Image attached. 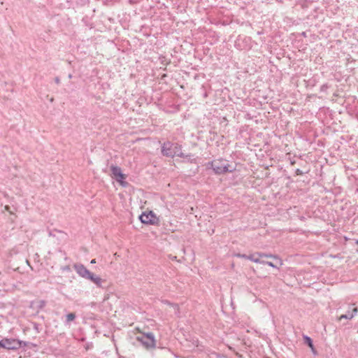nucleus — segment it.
I'll return each instance as SVG.
<instances>
[{
    "mask_svg": "<svg viewBox=\"0 0 358 358\" xmlns=\"http://www.w3.org/2000/svg\"><path fill=\"white\" fill-rule=\"evenodd\" d=\"M220 358H225V357H220Z\"/></svg>",
    "mask_w": 358,
    "mask_h": 358,
    "instance_id": "412c9836",
    "label": "nucleus"
},
{
    "mask_svg": "<svg viewBox=\"0 0 358 358\" xmlns=\"http://www.w3.org/2000/svg\"><path fill=\"white\" fill-rule=\"evenodd\" d=\"M304 341H305V343L312 349V350L313 351L314 350V346H313V341L311 340V338L307 336H304Z\"/></svg>",
    "mask_w": 358,
    "mask_h": 358,
    "instance_id": "9b49d317",
    "label": "nucleus"
},
{
    "mask_svg": "<svg viewBox=\"0 0 358 358\" xmlns=\"http://www.w3.org/2000/svg\"><path fill=\"white\" fill-rule=\"evenodd\" d=\"M357 312H358L357 308L355 307V308H352V312L348 311L346 314L341 315L338 317V320L341 321L343 319L351 320V319H352L355 317V315H356Z\"/></svg>",
    "mask_w": 358,
    "mask_h": 358,
    "instance_id": "6e6552de",
    "label": "nucleus"
},
{
    "mask_svg": "<svg viewBox=\"0 0 358 358\" xmlns=\"http://www.w3.org/2000/svg\"><path fill=\"white\" fill-rule=\"evenodd\" d=\"M136 340L139 341L147 350H152L156 347V340L153 333L149 332L143 334L136 337Z\"/></svg>",
    "mask_w": 358,
    "mask_h": 358,
    "instance_id": "20e7f679",
    "label": "nucleus"
},
{
    "mask_svg": "<svg viewBox=\"0 0 358 358\" xmlns=\"http://www.w3.org/2000/svg\"><path fill=\"white\" fill-rule=\"evenodd\" d=\"M213 356L215 357H218L217 355V354H213Z\"/></svg>",
    "mask_w": 358,
    "mask_h": 358,
    "instance_id": "a211bd4d",
    "label": "nucleus"
},
{
    "mask_svg": "<svg viewBox=\"0 0 358 358\" xmlns=\"http://www.w3.org/2000/svg\"><path fill=\"white\" fill-rule=\"evenodd\" d=\"M91 264H95L96 263V259H93L91 260Z\"/></svg>",
    "mask_w": 358,
    "mask_h": 358,
    "instance_id": "f3484780",
    "label": "nucleus"
},
{
    "mask_svg": "<svg viewBox=\"0 0 358 358\" xmlns=\"http://www.w3.org/2000/svg\"><path fill=\"white\" fill-rule=\"evenodd\" d=\"M356 243L358 245V240L357 241Z\"/></svg>",
    "mask_w": 358,
    "mask_h": 358,
    "instance_id": "aec40b11",
    "label": "nucleus"
},
{
    "mask_svg": "<svg viewBox=\"0 0 358 358\" xmlns=\"http://www.w3.org/2000/svg\"><path fill=\"white\" fill-rule=\"evenodd\" d=\"M110 170L115 180L120 182L122 186L126 187L127 182L123 181L126 178V175L122 173L121 169L119 166L112 165Z\"/></svg>",
    "mask_w": 358,
    "mask_h": 358,
    "instance_id": "0eeeda50",
    "label": "nucleus"
},
{
    "mask_svg": "<svg viewBox=\"0 0 358 358\" xmlns=\"http://www.w3.org/2000/svg\"><path fill=\"white\" fill-rule=\"evenodd\" d=\"M162 153L164 156L168 157H184L185 155L182 152L180 145L178 143L167 141L162 146Z\"/></svg>",
    "mask_w": 358,
    "mask_h": 358,
    "instance_id": "f03ea898",
    "label": "nucleus"
},
{
    "mask_svg": "<svg viewBox=\"0 0 358 358\" xmlns=\"http://www.w3.org/2000/svg\"><path fill=\"white\" fill-rule=\"evenodd\" d=\"M210 165L213 170L217 174H221L226 172H232L233 169H231L228 162L225 159H219L213 161L208 164V166Z\"/></svg>",
    "mask_w": 358,
    "mask_h": 358,
    "instance_id": "7ed1b4c3",
    "label": "nucleus"
},
{
    "mask_svg": "<svg viewBox=\"0 0 358 358\" xmlns=\"http://www.w3.org/2000/svg\"><path fill=\"white\" fill-rule=\"evenodd\" d=\"M55 83H56L57 84H59V83H60V80H59V78L58 77H56V78H55Z\"/></svg>",
    "mask_w": 358,
    "mask_h": 358,
    "instance_id": "dca6fc26",
    "label": "nucleus"
},
{
    "mask_svg": "<svg viewBox=\"0 0 358 358\" xmlns=\"http://www.w3.org/2000/svg\"><path fill=\"white\" fill-rule=\"evenodd\" d=\"M169 258L171 259V260H176L177 257L176 256H173L171 255H169Z\"/></svg>",
    "mask_w": 358,
    "mask_h": 358,
    "instance_id": "2eb2a0df",
    "label": "nucleus"
},
{
    "mask_svg": "<svg viewBox=\"0 0 358 358\" xmlns=\"http://www.w3.org/2000/svg\"><path fill=\"white\" fill-rule=\"evenodd\" d=\"M234 255L238 257L250 259V261L254 262H259V259L257 257V252L254 253L252 255H247L240 254V253L235 254Z\"/></svg>",
    "mask_w": 358,
    "mask_h": 358,
    "instance_id": "1a4fd4ad",
    "label": "nucleus"
},
{
    "mask_svg": "<svg viewBox=\"0 0 358 358\" xmlns=\"http://www.w3.org/2000/svg\"><path fill=\"white\" fill-rule=\"evenodd\" d=\"M22 341L13 338H3L0 341V348L7 350H17L21 348Z\"/></svg>",
    "mask_w": 358,
    "mask_h": 358,
    "instance_id": "39448f33",
    "label": "nucleus"
},
{
    "mask_svg": "<svg viewBox=\"0 0 358 358\" xmlns=\"http://www.w3.org/2000/svg\"><path fill=\"white\" fill-rule=\"evenodd\" d=\"M73 267L80 277L90 280L98 287H101V283L103 282L102 279L90 272L84 265L81 264H75Z\"/></svg>",
    "mask_w": 358,
    "mask_h": 358,
    "instance_id": "f257e3e1",
    "label": "nucleus"
},
{
    "mask_svg": "<svg viewBox=\"0 0 358 358\" xmlns=\"http://www.w3.org/2000/svg\"><path fill=\"white\" fill-rule=\"evenodd\" d=\"M141 222L145 224H158L159 220L152 211L144 212L140 216Z\"/></svg>",
    "mask_w": 358,
    "mask_h": 358,
    "instance_id": "423d86ee",
    "label": "nucleus"
},
{
    "mask_svg": "<svg viewBox=\"0 0 358 358\" xmlns=\"http://www.w3.org/2000/svg\"><path fill=\"white\" fill-rule=\"evenodd\" d=\"M266 262H267V261L261 260V259H259V262H258L257 263H259V264H266Z\"/></svg>",
    "mask_w": 358,
    "mask_h": 358,
    "instance_id": "4468645a",
    "label": "nucleus"
},
{
    "mask_svg": "<svg viewBox=\"0 0 358 358\" xmlns=\"http://www.w3.org/2000/svg\"><path fill=\"white\" fill-rule=\"evenodd\" d=\"M257 257L259 259L260 257H268V258H273L275 259H278L280 266H282L283 264L282 261L278 258L277 255H273L271 254H267L264 252H257Z\"/></svg>",
    "mask_w": 358,
    "mask_h": 358,
    "instance_id": "9d476101",
    "label": "nucleus"
},
{
    "mask_svg": "<svg viewBox=\"0 0 358 358\" xmlns=\"http://www.w3.org/2000/svg\"><path fill=\"white\" fill-rule=\"evenodd\" d=\"M68 77H69V78H72V75L69 74Z\"/></svg>",
    "mask_w": 358,
    "mask_h": 358,
    "instance_id": "6ab92c4d",
    "label": "nucleus"
},
{
    "mask_svg": "<svg viewBox=\"0 0 358 358\" xmlns=\"http://www.w3.org/2000/svg\"><path fill=\"white\" fill-rule=\"evenodd\" d=\"M266 265L271 266L273 268H278L277 266L271 262H266Z\"/></svg>",
    "mask_w": 358,
    "mask_h": 358,
    "instance_id": "ddd939ff",
    "label": "nucleus"
},
{
    "mask_svg": "<svg viewBox=\"0 0 358 358\" xmlns=\"http://www.w3.org/2000/svg\"><path fill=\"white\" fill-rule=\"evenodd\" d=\"M75 318H76V314L75 313H69L68 315H66V322L67 324H69V322H71L73 320H74Z\"/></svg>",
    "mask_w": 358,
    "mask_h": 358,
    "instance_id": "f8f14e48",
    "label": "nucleus"
}]
</instances>
